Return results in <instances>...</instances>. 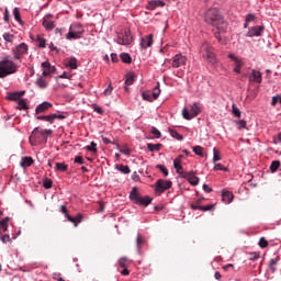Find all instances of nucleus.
<instances>
[{"instance_id": "1", "label": "nucleus", "mask_w": 281, "mask_h": 281, "mask_svg": "<svg viewBox=\"0 0 281 281\" xmlns=\"http://www.w3.org/2000/svg\"><path fill=\"white\" fill-rule=\"evenodd\" d=\"M204 21L209 25L216 27L217 32L215 33V38H217V41L223 45H227V41H223V37H221V34H225V32H227V22H225L221 11L216 8L209 9L204 15Z\"/></svg>"}, {"instance_id": "2", "label": "nucleus", "mask_w": 281, "mask_h": 281, "mask_svg": "<svg viewBox=\"0 0 281 281\" xmlns=\"http://www.w3.org/2000/svg\"><path fill=\"white\" fill-rule=\"evenodd\" d=\"M19 71V66L15 65L12 59L4 57L0 60V78H5L11 76V74H16Z\"/></svg>"}, {"instance_id": "3", "label": "nucleus", "mask_w": 281, "mask_h": 281, "mask_svg": "<svg viewBox=\"0 0 281 281\" xmlns=\"http://www.w3.org/2000/svg\"><path fill=\"white\" fill-rule=\"evenodd\" d=\"M131 201H134L136 205H143L144 207H148L150 203H153V198L150 196H140L139 192L137 191V188L134 187L130 193Z\"/></svg>"}, {"instance_id": "4", "label": "nucleus", "mask_w": 281, "mask_h": 281, "mask_svg": "<svg viewBox=\"0 0 281 281\" xmlns=\"http://www.w3.org/2000/svg\"><path fill=\"white\" fill-rule=\"evenodd\" d=\"M201 56L210 63V65H216V55L214 54V47L204 43L200 48Z\"/></svg>"}, {"instance_id": "5", "label": "nucleus", "mask_w": 281, "mask_h": 281, "mask_svg": "<svg viewBox=\"0 0 281 281\" xmlns=\"http://www.w3.org/2000/svg\"><path fill=\"white\" fill-rule=\"evenodd\" d=\"M82 34H85V27L82 24L74 23L70 25L66 38L67 41H77L78 38H82Z\"/></svg>"}, {"instance_id": "6", "label": "nucleus", "mask_w": 281, "mask_h": 281, "mask_svg": "<svg viewBox=\"0 0 281 281\" xmlns=\"http://www.w3.org/2000/svg\"><path fill=\"white\" fill-rule=\"evenodd\" d=\"M38 133H42V138L47 142V137L52 135V130H41V127H35L30 136V143L34 146V143L38 142Z\"/></svg>"}, {"instance_id": "7", "label": "nucleus", "mask_w": 281, "mask_h": 281, "mask_svg": "<svg viewBox=\"0 0 281 281\" xmlns=\"http://www.w3.org/2000/svg\"><path fill=\"white\" fill-rule=\"evenodd\" d=\"M199 113H201V108L199 104L193 103L190 105V110L187 108L182 110V117H184V120H194Z\"/></svg>"}, {"instance_id": "8", "label": "nucleus", "mask_w": 281, "mask_h": 281, "mask_svg": "<svg viewBox=\"0 0 281 281\" xmlns=\"http://www.w3.org/2000/svg\"><path fill=\"white\" fill-rule=\"evenodd\" d=\"M30 47L25 43H21L20 45L12 48V55L14 60H21L25 54H27Z\"/></svg>"}, {"instance_id": "9", "label": "nucleus", "mask_w": 281, "mask_h": 281, "mask_svg": "<svg viewBox=\"0 0 281 281\" xmlns=\"http://www.w3.org/2000/svg\"><path fill=\"white\" fill-rule=\"evenodd\" d=\"M170 188H172V181H170V180L159 179L155 183V192H156V194H164V192L166 190H170Z\"/></svg>"}, {"instance_id": "10", "label": "nucleus", "mask_w": 281, "mask_h": 281, "mask_svg": "<svg viewBox=\"0 0 281 281\" xmlns=\"http://www.w3.org/2000/svg\"><path fill=\"white\" fill-rule=\"evenodd\" d=\"M116 43L119 45H131V43H133V35H131V30H124V32L117 36Z\"/></svg>"}, {"instance_id": "11", "label": "nucleus", "mask_w": 281, "mask_h": 281, "mask_svg": "<svg viewBox=\"0 0 281 281\" xmlns=\"http://www.w3.org/2000/svg\"><path fill=\"white\" fill-rule=\"evenodd\" d=\"M54 15L53 14H46L43 18L42 25L47 32H52L56 27V22H54Z\"/></svg>"}, {"instance_id": "12", "label": "nucleus", "mask_w": 281, "mask_h": 281, "mask_svg": "<svg viewBox=\"0 0 281 281\" xmlns=\"http://www.w3.org/2000/svg\"><path fill=\"white\" fill-rule=\"evenodd\" d=\"M187 61L188 58H186V56L178 54L170 60V65L173 67V69H179V67H183Z\"/></svg>"}, {"instance_id": "13", "label": "nucleus", "mask_w": 281, "mask_h": 281, "mask_svg": "<svg viewBox=\"0 0 281 281\" xmlns=\"http://www.w3.org/2000/svg\"><path fill=\"white\" fill-rule=\"evenodd\" d=\"M228 58H231V60L235 63V68H234L235 74H240V69L245 67V63H243V60H240V58L236 57V55L234 54H229Z\"/></svg>"}, {"instance_id": "14", "label": "nucleus", "mask_w": 281, "mask_h": 281, "mask_svg": "<svg viewBox=\"0 0 281 281\" xmlns=\"http://www.w3.org/2000/svg\"><path fill=\"white\" fill-rule=\"evenodd\" d=\"M262 32H265V26H252L248 30L246 36L252 38V36H261Z\"/></svg>"}, {"instance_id": "15", "label": "nucleus", "mask_w": 281, "mask_h": 281, "mask_svg": "<svg viewBox=\"0 0 281 281\" xmlns=\"http://www.w3.org/2000/svg\"><path fill=\"white\" fill-rule=\"evenodd\" d=\"M53 104L50 102L44 101L43 103L38 104L35 109V114L41 115V113H47L49 109H52Z\"/></svg>"}, {"instance_id": "16", "label": "nucleus", "mask_w": 281, "mask_h": 281, "mask_svg": "<svg viewBox=\"0 0 281 281\" xmlns=\"http://www.w3.org/2000/svg\"><path fill=\"white\" fill-rule=\"evenodd\" d=\"M153 38H154L153 34L142 37L140 40L142 49H148V47H153V43H154Z\"/></svg>"}, {"instance_id": "17", "label": "nucleus", "mask_w": 281, "mask_h": 281, "mask_svg": "<svg viewBox=\"0 0 281 281\" xmlns=\"http://www.w3.org/2000/svg\"><path fill=\"white\" fill-rule=\"evenodd\" d=\"M182 177L183 179H187L191 186H199V177H196L193 171L183 173Z\"/></svg>"}, {"instance_id": "18", "label": "nucleus", "mask_w": 281, "mask_h": 281, "mask_svg": "<svg viewBox=\"0 0 281 281\" xmlns=\"http://www.w3.org/2000/svg\"><path fill=\"white\" fill-rule=\"evenodd\" d=\"M249 82H257L260 85V82H262V72L259 70H251V74L249 75Z\"/></svg>"}, {"instance_id": "19", "label": "nucleus", "mask_w": 281, "mask_h": 281, "mask_svg": "<svg viewBox=\"0 0 281 281\" xmlns=\"http://www.w3.org/2000/svg\"><path fill=\"white\" fill-rule=\"evenodd\" d=\"M43 67V76H49V74H54L56 71V67L52 66L49 61L42 63Z\"/></svg>"}, {"instance_id": "20", "label": "nucleus", "mask_w": 281, "mask_h": 281, "mask_svg": "<svg viewBox=\"0 0 281 281\" xmlns=\"http://www.w3.org/2000/svg\"><path fill=\"white\" fill-rule=\"evenodd\" d=\"M166 5V2L161 0H151L147 4V10H155L156 8H164Z\"/></svg>"}, {"instance_id": "21", "label": "nucleus", "mask_w": 281, "mask_h": 281, "mask_svg": "<svg viewBox=\"0 0 281 281\" xmlns=\"http://www.w3.org/2000/svg\"><path fill=\"white\" fill-rule=\"evenodd\" d=\"M222 201L223 203H225L226 205H229V203H232V201H234V193L229 192V191H225L222 193Z\"/></svg>"}, {"instance_id": "22", "label": "nucleus", "mask_w": 281, "mask_h": 281, "mask_svg": "<svg viewBox=\"0 0 281 281\" xmlns=\"http://www.w3.org/2000/svg\"><path fill=\"white\" fill-rule=\"evenodd\" d=\"M56 120H65V115L56 114V113L49 114V115H46L45 122H48L49 124H54Z\"/></svg>"}, {"instance_id": "23", "label": "nucleus", "mask_w": 281, "mask_h": 281, "mask_svg": "<svg viewBox=\"0 0 281 281\" xmlns=\"http://www.w3.org/2000/svg\"><path fill=\"white\" fill-rule=\"evenodd\" d=\"M65 66L70 69H78V59H76V57H69L65 59Z\"/></svg>"}, {"instance_id": "24", "label": "nucleus", "mask_w": 281, "mask_h": 281, "mask_svg": "<svg viewBox=\"0 0 281 281\" xmlns=\"http://www.w3.org/2000/svg\"><path fill=\"white\" fill-rule=\"evenodd\" d=\"M67 221H69V223H72L75 225V227H78V223H82V214H78L76 217L71 216V215H66Z\"/></svg>"}, {"instance_id": "25", "label": "nucleus", "mask_w": 281, "mask_h": 281, "mask_svg": "<svg viewBox=\"0 0 281 281\" xmlns=\"http://www.w3.org/2000/svg\"><path fill=\"white\" fill-rule=\"evenodd\" d=\"M32 164H34V158L26 156V157L22 158L20 166L22 168H30V166H32Z\"/></svg>"}, {"instance_id": "26", "label": "nucleus", "mask_w": 281, "mask_h": 281, "mask_svg": "<svg viewBox=\"0 0 281 281\" xmlns=\"http://www.w3.org/2000/svg\"><path fill=\"white\" fill-rule=\"evenodd\" d=\"M35 85L40 88V89H47V87L49 86V83L47 82V80L43 77L37 78V80L35 81Z\"/></svg>"}, {"instance_id": "27", "label": "nucleus", "mask_w": 281, "mask_h": 281, "mask_svg": "<svg viewBox=\"0 0 281 281\" xmlns=\"http://www.w3.org/2000/svg\"><path fill=\"white\" fill-rule=\"evenodd\" d=\"M173 167L176 169V172L178 175H181V177H183V175L188 172V171H183V166H181V162H179V160H173Z\"/></svg>"}, {"instance_id": "28", "label": "nucleus", "mask_w": 281, "mask_h": 281, "mask_svg": "<svg viewBox=\"0 0 281 281\" xmlns=\"http://www.w3.org/2000/svg\"><path fill=\"white\" fill-rule=\"evenodd\" d=\"M69 166L65 162H56L55 165V170H57L58 172H67Z\"/></svg>"}, {"instance_id": "29", "label": "nucleus", "mask_w": 281, "mask_h": 281, "mask_svg": "<svg viewBox=\"0 0 281 281\" xmlns=\"http://www.w3.org/2000/svg\"><path fill=\"white\" fill-rule=\"evenodd\" d=\"M120 58H121L122 63H125L126 65H131V63H133V58L131 57V55L128 53H122L120 55Z\"/></svg>"}, {"instance_id": "30", "label": "nucleus", "mask_w": 281, "mask_h": 281, "mask_svg": "<svg viewBox=\"0 0 281 281\" xmlns=\"http://www.w3.org/2000/svg\"><path fill=\"white\" fill-rule=\"evenodd\" d=\"M16 109H19V111H27V109H30V106L27 105V102L25 101V99H20L18 102V106Z\"/></svg>"}, {"instance_id": "31", "label": "nucleus", "mask_w": 281, "mask_h": 281, "mask_svg": "<svg viewBox=\"0 0 281 281\" xmlns=\"http://www.w3.org/2000/svg\"><path fill=\"white\" fill-rule=\"evenodd\" d=\"M278 260H280V258L278 257L270 259L269 269L272 271V273H276V271H278V268H276L278 266Z\"/></svg>"}, {"instance_id": "32", "label": "nucleus", "mask_w": 281, "mask_h": 281, "mask_svg": "<svg viewBox=\"0 0 281 281\" xmlns=\"http://www.w3.org/2000/svg\"><path fill=\"white\" fill-rule=\"evenodd\" d=\"M128 265H130L128 258L122 257L119 259V267H121V269L128 268Z\"/></svg>"}, {"instance_id": "33", "label": "nucleus", "mask_w": 281, "mask_h": 281, "mask_svg": "<svg viewBox=\"0 0 281 281\" xmlns=\"http://www.w3.org/2000/svg\"><path fill=\"white\" fill-rule=\"evenodd\" d=\"M116 170H120L123 175H131V168L124 165H117Z\"/></svg>"}, {"instance_id": "34", "label": "nucleus", "mask_w": 281, "mask_h": 281, "mask_svg": "<svg viewBox=\"0 0 281 281\" xmlns=\"http://www.w3.org/2000/svg\"><path fill=\"white\" fill-rule=\"evenodd\" d=\"M169 133L171 137H173V139H178V142H182L183 136L179 134V132H177L176 130L169 128Z\"/></svg>"}, {"instance_id": "35", "label": "nucleus", "mask_w": 281, "mask_h": 281, "mask_svg": "<svg viewBox=\"0 0 281 281\" xmlns=\"http://www.w3.org/2000/svg\"><path fill=\"white\" fill-rule=\"evenodd\" d=\"M8 223H10V217H5L2 221H0V229L2 232H8Z\"/></svg>"}, {"instance_id": "36", "label": "nucleus", "mask_w": 281, "mask_h": 281, "mask_svg": "<svg viewBox=\"0 0 281 281\" xmlns=\"http://www.w3.org/2000/svg\"><path fill=\"white\" fill-rule=\"evenodd\" d=\"M8 100H11L13 102H19V100H21V94L19 92L9 93Z\"/></svg>"}, {"instance_id": "37", "label": "nucleus", "mask_w": 281, "mask_h": 281, "mask_svg": "<svg viewBox=\"0 0 281 281\" xmlns=\"http://www.w3.org/2000/svg\"><path fill=\"white\" fill-rule=\"evenodd\" d=\"M147 148L148 150H150V153H155L158 151V150H161V144H147Z\"/></svg>"}, {"instance_id": "38", "label": "nucleus", "mask_w": 281, "mask_h": 281, "mask_svg": "<svg viewBox=\"0 0 281 281\" xmlns=\"http://www.w3.org/2000/svg\"><path fill=\"white\" fill-rule=\"evenodd\" d=\"M134 82H135V75L128 74L125 80L126 87H131V85H133Z\"/></svg>"}, {"instance_id": "39", "label": "nucleus", "mask_w": 281, "mask_h": 281, "mask_svg": "<svg viewBox=\"0 0 281 281\" xmlns=\"http://www.w3.org/2000/svg\"><path fill=\"white\" fill-rule=\"evenodd\" d=\"M161 93V89H159V83H157V86L154 88L151 95H153V100H157V98H159Z\"/></svg>"}, {"instance_id": "40", "label": "nucleus", "mask_w": 281, "mask_h": 281, "mask_svg": "<svg viewBox=\"0 0 281 281\" xmlns=\"http://www.w3.org/2000/svg\"><path fill=\"white\" fill-rule=\"evenodd\" d=\"M216 161H221V151L216 149V147L213 148V164H216Z\"/></svg>"}, {"instance_id": "41", "label": "nucleus", "mask_w": 281, "mask_h": 281, "mask_svg": "<svg viewBox=\"0 0 281 281\" xmlns=\"http://www.w3.org/2000/svg\"><path fill=\"white\" fill-rule=\"evenodd\" d=\"M13 16L15 21H18V23H23V21L21 20V11H19V8L13 9Z\"/></svg>"}, {"instance_id": "42", "label": "nucleus", "mask_w": 281, "mask_h": 281, "mask_svg": "<svg viewBox=\"0 0 281 281\" xmlns=\"http://www.w3.org/2000/svg\"><path fill=\"white\" fill-rule=\"evenodd\" d=\"M145 243H146V239H144L142 235H137V238H136L137 249H142V245H144Z\"/></svg>"}, {"instance_id": "43", "label": "nucleus", "mask_w": 281, "mask_h": 281, "mask_svg": "<svg viewBox=\"0 0 281 281\" xmlns=\"http://www.w3.org/2000/svg\"><path fill=\"white\" fill-rule=\"evenodd\" d=\"M143 100H146L147 102H153V92H143L142 93Z\"/></svg>"}, {"instance_id": "44", "label": "nucleus", "mask_w": 281, "mask_h": 281, "mask_svg": "<svg viewBox=\"0 0 281 281\" xmlns=\"http://www.w3.org/2000/svg\"><path fill=\"white\" fill-rule=\"evenodd\" d=\"M280 168V160H273L270 165L271 172H276Z\"/></svg>"}, {"instance_id": "45", "label": "nucleus", "mask_w": 281, "mask_h": 281, "mask_svg": "<svg viewBox=\"0 0 281 281\" xmlns=\"http://www.w3.org/2000/svg\"><path fill=\"white\" fill-rule=\"evenodd\" d=\"M259 247L261 249H266V247H269V241L265 237H261L259 239Z\"/></svg>"}, {"instance_id": "46", "label": "nucleus", "mask_w": 281, "mask_h": 281, "mask_svg": "<svg viewBox=\"0 0 281 281\" xmlns=\"http://www.w3.org/2000/svg\"><path fill=\"white\" fill-rule=\"evenodd\" d=\"M2 38L4 41H7V43H12V41H14V35L13 34H10V33H4L2 35Z\"/></svg>"}, {"instance_id": "47", "label": "nucleus", "mask_w": 281, "mask_h": 281, "mask_svg": "<svg viewBox=\"0 0 281 281\" xmlns=\"http://www.w3.org/2000/svg\"><path fill=\"white\" fill-rule=\"evenodd\" d=\"M98 144H95V142H92L89 146H87V150H89L90 153H98V148H97Z\"/></svg>"}, {"instance_id": "48", "label": "nucleus", "mask_w": 281, "mask_h": 281, "mask_svg": "<svg viewBox=\"0 0 281 281\" xmlns=\"http://www.w3.org/2000/svg\"><path fill=\"white\" fill-rule=\"evenodd\" d=\"M193 153H195V155H198L199 157H203V147L201 146H194L193 147Z\"/></svg>"}, {"instance_id": "49", "label": "nucleus", "mask_w": 281, "mask_h": 281, "mask_svg": "<svg viewBox=\"0 0 281 281\" xmlns=\"http://www.w3.org/2000/svg\"><path fill=\"white\" fill-rule=\"evenodd\" d=\"M156 168H158V170L162 172L165 177H168V168H166V166L157 165Z\"/></svg>"}, {"instance_id": "50", "label": "nucleus", "mask_w": 281, "mask_h": 281, "mask_svg": "<svg viewBox=\"0 0 281 281\" xmlns=\"http://www.w3.org/2000/svg\"><path fill=\"white\" fill-rule=\"evenodd\" d=\"M53 183H54V182L52 181V179L46 178V179L44 180V188H45L46 190H49V189H52Z\"/></svg>"}, {"instance_id": "51", "label": "nucleus", "mask_w": 281, "mask_h": 281, "mask_svg": "<svg viewBox=\"0 0 281 281\" xmlns=\"http://www.w3.org/2000/svg\"><path fill=\"white\" fill-rule=\"evenodd\" d=\"M37 43H38V47H41V48H45L46 47L45 38L41 37L40 35H37Z\"/></svg>"}, {"instance_id": "52", "label": "nucleus", "mask_w": 281, "mask_h": 281, "mask_svg": "<svg viewBox=\"0 0 281 281\" xmlns=\"http://www.w3.org/2000/svg\"><path fill=\"white\" fill-rule=\"evenodd\" d=\"M233 115H235V117H240V110L236 106V104H233Z\"/></svg>"}, {"instance_id": "53", "label": "nucleus", "mask_w": 281, "mask_h": 281, "mask_svg": "<svg viewBox=\"0 0 281 281\" xmlns=\"http://www.w3.org/2000/svg\"><path fill=\"white\" fill-rule=\"evenodd\" d=\"M151 134L159 139V137H161V132H159V130H157V127H153L151 128Z\"/></svg>"}, {"instance_id": "54", "label": "nucleus", "mask_w": 281, "mask_h": 281, "mask_svg": "<svg viewBox=\"0 0 281 281\" xmlns=\"http://www.w3.org/2000/svg\"><path fill=\"white\" fill-rule=\"evenodd\" d=\"M251 21H256V15L254 13L246 15V23H251Z\"/></svg>"}, {"instance_id": "55", "label": "nucleus", "mask_w": 281, "mask_h": 281, "mask_svg": "<svg viewBox=\"0 0 281 281\" xmlns=\"http://www.w3.org/2000/svg\"><path fill=\"white\" fill-rule=\"evenodd\" d=\"M260 258V252H250L249 260H258Z\"/></svg>"}, {"instance_id": "56", "label": "nucleus", "mask_w": 281, "mask_h": 281, "mask_svg": "<svg viewBox=\"0 0 281 281\" xmlns=\"http://www.w3.org/2000/svg\"><path fill=\"white\" fill-rule=\"evenodd\" d=\"M200 210L202 212H210V210H214V205L210 204V205L200 206Z\"/></svg>"}, {"instance_id": "57", "label": "nucleus", "mask_w": 281, "mask_h": 281, "mask_svg": "<svg viewBox=\"0 0 281 281\" xmlns=\"http://www.w3.org/2000/svg\"><path fill=\"white\" fill-rule=\"evenodd\" d=\"M75 164H80L81 166L85 165V158H82V156H76Z\"/></svg>"}, {"instance_id": "58", "label": "nucleus", "mask_w": 281, "mask_h": 281, "mask_svg": "<svg viewBox=\"0 0 281 281\" xmlns=\"http://www.w3.org/2000/svg\"><path fill=\"white\" fill-rule=\"evenodd\" d=\"M103 93L104 95H111V93H113V86L110 83Z\"/></svg>"}, {"instance_id": "59", "label": "nucleus", "mask_w": 281, "mask_h": 281, "mask_svg": "<svg viewBox=\"0 0 281 281\" xmlns=\"http://www.w3.org/2000/svg\"><path fill=\"white\" fill-rule=\"evenodd\" d=\"M116 148L117 150H120V153H122L123 155H131V149L128 148H125V149H122L120 148V146L116 144Z\"/></svg>"}, {"instance_id": "60", "label": "nucleus", "mask_w": 281, "mask_h": 281, "mask_svg": "<svg viewBox=\"0 0 281 281\" xmlns=\"http://www.w3.org/2000/svg\"><path fill=\"white\" fill-rule=\"evenodd\" d=\"M214 170H223L224 172H227V168H225V167H224L223 165H221V164H215Z\"/></svg>"}, {"instance_id": "61", "label": "nucleus", "mask_w": 281, "mask_h": 281, "mask_svg": "<svg viewBox=\"0 0 281 281\" xmlns=\"http://www.w3.org/2000/svg\"><path fill=\"white\" fill-rule=\"evenodd\" d=\"M1 240H2V243H4V244L12 241V239L10 238V235H8V234L2 235V236H1Z\"/></svg>"}, {"instance_id": "62", "label": "nucleus", "mask_w": 281, "mask_h": 281, "mask_svg": "<svg viewBox=\"0 0 281 281\" xmlns=\"http://www.w3.org/2000/svg\"><path fill=\"white\" fill-rule=\"evenodd\" d=\"M199 203H201V200H198L196 203L191 204V210H201V205H199Z\"/></svg>"}, {"instance_id": "63", "label": "nucleus", "mask_w": 281, "mask_h": 281, "mask_svg": "<svg viewBox=\"0 0 281 281\" xmlns=\"http://www.w3.org/2000/svg\"><path fill=\"white\" fill-rule=\"evenodd\" d=\"M4 21L8 23L10 21V11L8 8L4 9Z\"/></svg>"}, {"instance_id": "64", "label": "nucleus", "mask_w": 281, "mask_h": 281, "mask_svg": "<svg viewBox=\"0 0 281 281\" xmlns=\"http://www.w3.org/2000/svg\"><path fill=\"white\" fill-rule=\"evenodd\" d=\"M273 142H274V144L281 143V132L277 136H273Z\"/></svg>"}]
</instances>
